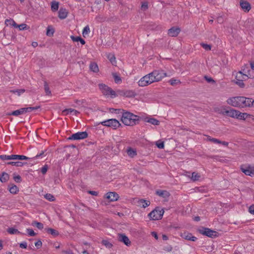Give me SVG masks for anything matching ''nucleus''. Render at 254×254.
Returning a JSON list of instances; mask_svg holds the SVG:
<instances>
[{"label":"nucleus","instance_id":"nucleus-1","mask_svg":"<svg viewBox=\"0 0 254 254\" xmlns=\"http://www.w3.org/2000/svg\"><path fill=\"white\" fill-rule=\"evenodd\" d=\"M139 117L130 112H125L122 115L121 121L126 126H133L138 122Z\"/></svg>","mask_w":254,"mask_h":254},{"label":"nucleus","instance_id":"nucleus-2","mask_svg":"<svg viewBox=\"0 0 254 254\" xmlns=\"http://www.w3.org/2000/svg\"><path fill=\"white\" fill-rule=\"evenodd\" d=\"M149 76L150 80L151 83L158 82L162 80L163 78L167 76V74L162 70H154L152 72L147 74Z\"/></svg>","mask_w":254,"mask_h":254},{"label":"nucleus","instance_id":"nucleus-3","mask_svg":"<svg viewBox=\"0 0 254 254\" xmlns=\"http://www.w3.org/2000/svg\"><path fill=\"white\" fill-rule=\"evenodd\" d=\"M164 212L163 209L157 207L148 214V216L151 220H160L162 219Z\"/></svg>","mask_w":254,"mask_h":254},{"label":"nucleus","instance_id":"nucleus-4","mask_svg":"<svg viewBox=\"0 0 254 254\" xmlns=\"http://www.w3.org/2000/svg\"><path fill=\"white\" fill-rule=\"evenodd\" d=\"M198 231L200 234L208 237H218L220 236L219 233L218 232L212 230L208 228L202 227L201 228L198 229Z\"/></svg>","mask_w":254,"mask_h":254},{"label":"nucleus","instance_id":"nucleus-5","mask_svg":"<svg viewBox=\"0 0 254 254\" xmlns=\"http://www.w3.org/2000/svg\"><path fill=\"white\" fill-rule=\"evenodd\" d=\"M99 87L104 95H110L112 98L117 96L115 91L104 84H99Z\"/></svg>","mask_w":254,"mask_h":254},{"label":"nucleus","instance_id":"nucleus-6","mask_svg":"<svg viewBox=\"0 0 254 254\" xmlns=\"http://www.w3.org/2000/svg\"><path fill=\"white\" fill-rule=\"evenodd\" d=\"M242 100H243L242 96L233 97L228 98L227 103L233 107L241 108Z\"/></svg>","mask_w":254,"mask_h":254},{"label":"nucleus","instance_id":"nucleus-7","mask_svg":"<svg viewBox=\"0 0 254 254\" xmlns=\"http://www.w3.org/2000/svg\"><path fill=\"white\" fill-rule=\"evenodd\" d=\"M99 124L109 127H112L114 129H116L121 126L120 122L116 119H111L100 122Z\"/></svg>","mask_w":254,"mask_h":254},{"label":"nucleus","instance_id":"nucleus-8","mask_svg":"<svg viewBox=\"0 0 254 254\" xmlns=\"http://www.w3.org/2000/svg\"><path fill=\"white\" fill-rule=\"evenodd\" d=\"M88 136V133L86 131L78 132L72 134L68 138L69 140H80L85 139Z\"/></svg>","mask_w":254,"mask_h":254},{"label":"nucleus","instance_id":"nucleus-9","mask_svg":"<svg viewBox=\"0 0 254 254\" xmlns=\"http://www.w3.org/2000/svg\"><path fill=\"white\" fill-rule=\"evenodd\" d=\"M248 72V74H247L243 73L242 71H239L236 75V79L246 80L248 78H254V75L252 74L251 71Z\"/></svg>","mask_w":254,"mask_h":254},{"label":"nucleus","instance_id":"nucleus-10","mask_svg":"<svg viewBox=\"0 0 254 254\" xmlns=\"http://www.w3.org/2000/svg\"><path fill=\"white\" fill-rule=\"evenodd\" d=\"M149 79V76L147 74L144 76L138 81V85L140 87H144L151 84Z\"/></svg>","mask_w":254,"mask_h":254},{"label":"nucleus","instance_id":"nucleus-11","mask_svg":"<svg viewBox=\"0 0 254 254\" xmlns=\"http://www.w3.org/2000/svg\"><path fill=\"white\" fill-rule=\"evenodd\" d=\"M117 92L119 95L126 97H134L136 95L133 90H119Z\"/></svg>","mask_w":254,"mask_h":254},{"label":"nucleus","instance_id":"nucleus-12","mask_svg":"<svg viewBox=\"0 0 254 254\" xmlns=\"http://www.w3.org/2000/svg\"><path fill=\"white\" fill-rule=\"evenodd\" d=\"M106 197L111 201H114L118 200L119 195L116 192H109L106 194Z\"/></svg>","mask_w":254,"mask_h":254},{"label":"nucleus","instance_id":"nucleus-13","mask_svg":"<svg viewBox=\"0 0 254 254\" xmlns=\"http://www.w3.org/2000/svg\"><path fill=\"white\" fill-rule=\"evenodd\" d=\"M243 100H242L241 108L252 107L251 98L242 96Z\"/></svg>","mask_w":254,"mask_h":254},{"label":"nucleus","instance_id":"nucleus-14","mask_svg":"<svg viewBox=\"0 0 254 254\" xmlns=\"http://www.w3.org/2000/svg\"><path fill=\"white\" fill-rule=\"evenodd\" d=\"M241 170L246 175L252 176L254 174V167H242Z\"/></svg>","mask_w":254,"mask_h":254},{"label":"nucleus","instance_id":"nucleus-15","mask_svg":"<svg viewBox=\"0 0 254 254\" xmlns=\"http://www.w3.org/2000/svg\"><path fill=\"white\" fill-rule=\"evenodd\" d=\"M181 29L179 28L172 27L168 30V34L172 37H176L180 33Z\"/></svg>","mask_w":254,"mask_h":254},{"label":"nucleus","instance_id":"nucleus-16","mask_svg":"<svg viewBox=\"0 0 254 254\" xmlns=\"http://www.w3.org/2000/svg\"><path fill=\"white\" fill-rule=\"evenodd\" d=\"M226 116L228 117L236 118L237 117V114L238 113V111L234 109H230L229 110H227L226 112H225Z\"/></svg>","mask_w":254,"mask_h":254},{"label":"nucleus","instance_id":"nucleus-17","mask_svg":"<svg viewBox=\"0 0 254 254\" xmlns=\"http://www.w3.org/2000/svg\"><path fill=\"white\" fill-rule=\"evenodd\" d=\"M241 8L245 11H249L251 8L249 2L247 1L241 0L240 2Z\"/></svg>","mask_w":254,"mask_h":254},{"label":"nucleus","instance_id":"nucleus-18","mask_svg":"<svg viewBox=\"0 0 254 254\" xmlns=\"http://www.w3.org/2000/svg\"><path fill=\"white\" fill-rule=\"evenodd\" d=\"M58 13V16L61 19H64L67 16L68 11L64 8L61 7Z\"/></svg>","mask_w":254,"mask_h":254},{"label":"nucleus","instance_id":"nucleus-19","mask_svg":"<svg viewBox=\"0 0 254 254\" xmlns=\"http://www.w3.org/2000/svg\"><path fill=\"white\" fill-rule=\"evenodd\" d=\"M214 111L215 112L222 114L223 115H226L225 112L227 111L226 109V107L224 106L222 107H217L214 108Z\"/></svg>","mask_w":254,"mask_h":254},{"label":"nucleus","instance_id":"nucleus-20","mask_svg":"<svg viewBox=\"0 0 254 254\" xmlns=\"http://www.w3.org/2000/svg\"><path fill=\"white\" fill-rule=\"evenodd\" d=\"M156 194L163 198H167L170 196V193L169 192L166 190H156Z\"/></svg>","mask_w":254,"mask_h":254},{"label":"nucleus","instance_id":"nucleus-21","mask_svg":"<svg viewBox=\"0 0 254 254\" xmlns=\"http://www.w3.org/2000/svg\"><path fill=\"white\" fill-rule=\"evenodd\" d=\"M45 230L48 234H51L53 237H56L59 235V232L55 229L52 228H47L45 229Z\"/></svg>","mask_w":254,"mask_h":254},{"label":"nucleus","instance_id":"nucleus-22","mask_svg":"<svg viewBox=\"0 0 254 254\" xmlns=\"http://www.w3.org/2000/svg\"><path fill=\"white\" fill-rule=\"evenodd\" d=\"M250 116V115L249 114L246 113H241L238 111L236 119L245 120L248 116Z\"/></svg>","mask_w":254,"mask_h":254},{"label":"nucleus","instance_id":"nucleus-23","mask_svg":"<svg viewBox=\"0 0 254 254\" xmlns=\"http://www.w3.org/2000/svg\"><path fill=\"white\" fill-rule=\"evenodd\" d=\"M24 113H25V112H24V108H21V109H20L19 110H17L13 111L12 112H11L9 115H12V116H17L18 115H22V114H23Z\"/></svg>","mask_w":254,"mask_h":254},{"label":"nucleus","instance_id":"nucleus-24","mask_svg":"<svg viewBox=\"0 0 254 254\" xmlns=\"http://www.w3.org/2000/svg\"><path fill=\"white\" fill-rule=\"evenodd\" d=\"M9 178V175L5 172H3L0 177V181L2 183H5L8 180Z\"/></svg>","mask_w":254,"mask_h":254},{"label":"nucleus","instance_id":"nucleus-25","mask_svg":"<svg viewBox=\"0 0 254 254\" xmlns=\"http://www.w3.org/2000/svg\"><path fill=\"white\" fill-rule=\"evenodd\" d=\"M13 160H29L31 158L24 155H13Z\"/></svg>","mask_w":254,"mask_h":254},{"label":"nucleus","instance_id":"nucleus-26","mask_svg":"<svg viewBox=\"0 0 254 254\" xmlns=\"http://www.w3.org/2000/svg\"><path fill=\"white\" fill-rule=\"evenodd\" d=\"M54 32H55V30H54V29L52 27V26L51 25L48 26L47 28V32H46L47 36H49V37L53 36Z\"/></svg>","mask_w":254,"mask_h":254},{"label":"nucleus","instance_id":"nucleus-27","mask_svg":"<svg viewBox=\"0 0 254 254\" xmlns=\"http://www.w3.org/2000/svg\"><path fill=\"white\" fill-rule=\"evenodd\" d=\"M138 203L140 205H142V207L143 208H146V207L149 206L150 204V202L148 200H145L144 199H141L138 201Z\"/></svg>","mask_w":254,"mask_h":254},{"label":"nucleus","instance_id":"nucleus-28","mask_svg":"<svg viewBox=\"0 0 254 254\" xmlns=\"http://www.w3.org/2000/svg\"><path fill=\"white\" fill-rule=\"evenodd\" d=\"M5 24L6 26H12L14 27L17 26V24L16 23V22L12 19H6L5 21Z\"/></svg>","mask_w":254,"mask_h":254},{"label":"nucleus","instance_id":"nucleus-29","mask_svg":"<svg viewBox=\"0 0 254 254\" xmlns=\"http://www.w3.org/2000/svg\"><path fill=\"white\" fill-rule=\"evenodd\" d=\"M24 163L20 161H11L7 163V165L15 166L16 167H22L24 165Z\"/></svg>","mask_w":254,"mask_h":254},{"label":"nucleus","instance_id":"nucleus-30","mask_svg":"<svg viewBox=\"0 0 254 254\" xmlns=\"http://www.w3.org/2000/svg\"><path fill=\"white\" fill-rule=\"evenodd\" d=\"M90 69L94 72H97L99 71L98 65L95 63H91L90 64Z\"/></svg>","mask_w":254,"mask_h":254},{"label":"nucleus","instance_id":"nucleus-31","mask_svg":"<svg viewBox=\"0 0 254 254\" xmlns=\"http://www.w3.org/2000/svg\"><path fill=\"white\" fill-rule=\"evenodd\" d=\"M31 225L34 227H37V228H38L40 230H42L44 228V225L42 223L38 222H37L35 221H33L32 222Z\"/></svg>","mask_w":254,"mask_h":254},{"label":"nucleus","instance_id":"nucleus-32","mask_svg":"<svg viewBox=\"0 0 254 254\" xmlns=\"http://www.w3.org/2000/svg\"><path fill=\"white\" fill-rule=\"evenodd\" d=\"M127 153L129 156L132 158L136 156L137 154L136 151L131 148H129L127 149Z\"/></svg>","mask_w":254,"mask_h":254},{"label":"nucleus","instance_id":"nucleus-33","mask_svg":"<svg viewBox=\"0 0 254 254\" xmlns=\"http://www.w3.org/2000/svg\"><path fill=\"white\" fill-rule=\"evenodd\" d=\"M71 38L72 39V40L73 41H75V42L80 41V42L81 43V44L82 45H84L85 43V41L80 37H74V36H71Z\"/></svg>","mask_w":254,"mask_h":254},{"label":"nucleus","instance_id":"nucleus-34","mask_svg":"<svg viewBox=\"0 0 254 254\" xmlns=\"http://www.w3.org/2000/svg\"><path fill=\"white\" fill-rule=\"evenodd\" d=\"M147 122L153 125H159L160 122L154 118H150L147 120Z\"/></svg>","mask_w":254,"mask_h":254},{"label":"nucleus","instance_id":"nucleus-35","mask_svg":"<svg viewBox=\"0 0 254 254\" xmlns=\"http://www.w3.org/2000/svg\"><path fill=\"white\" fill-rule=\"evenodd\" d=\"M9 190L10 192V193L13 194H16L19 191V189L16 186L13 185L11 187H10Z\"/></svg>","mask_w":254,"mask_h":254},{"label":"nucleus","instance_id":"nucleus-36","mask_svg":"<svg viewBox=\"0 0 254 254\" xmlns=\"http://www.w3.org/2000/svg\"><path fill=\"white\" fill-rule=\"evenodd\" d=\"M51 8L54 11L58 10L59 8V2L55 1H53L51 4Z\"/></svg>","mask_w":254,"mask_h":254},{"label":"nucleus","instance_id":"nucleus-37","mask_svg":"<svg viewBox=\"0 0 254 254\" xmlns=\"http://www.w3.org/2000/svg\"><path fill=\"white\" fill-rule=\"evenodd\" d=\"M90 32V28L88 25L86 26L82 31V35L84 37L87 36Z\"/></svg>","mask_w":254,"mask_h":254},{"label":"nucleus","instance_id":"nucleus-38","mask_svg":"<svg viewBox=\"0 0 254 254\" xmlns=\"http://www.w3.org/2000/svg\"><path fill=\"white\" fill-rule=\"evenodd\" d=\"M113 76L115 80V83L119 84L122 81L121 77L117 75L116 73H113Z\"/></svg>","mask_w":254,"mask_h":254},{"label":"nucleus","instance_id":"nucleus-39","mask_svg":"<svg viewBox=\"0 0 254 254\" xmlns=\"http://www.w3.org/2000/svg\"><path fill=\"white\" fill-rule=\"evenodd\" d=\"M0 158L2 160H13V155H0Z\"/></svg>","mask_w":254,"mask_h":254},{"label":"nucleus","instance_id":"nucleus-40","mask_svg":"<svg viewBox=\"0 0 254 254\" xmlns=\"http://www.w3.org/2000/svg\"><path fill=\"white\" fill-rule=\"evenodd\" d=\"M24 110L25 113L27 112H31L33 110H37L40 108V106H36L33 107H26L23 108Z\"/></svg>","mask_w":254,"mask_h":254},{"label":"nucleus","instance_id":"nucleus-41","mask_svg":"<svg viewBox=\"0 0 254 254\" xmlns=\"http://www.w3.org/2000/svg\"><path fill=\"white\" fill-rule=\"evenodd\" d=\"M169 82L170 83V84L171 85H173V86H174V85H176L177 84L181 83V81L179 80L175 79H174V78L171 79L169 81Z\"/></svg>","mask_w":254,"mask_h":254},{"label":"nucleus","instance_id":"nucleus-42","mask_svg":"<svg viewBox=\"0 0 254 254\" xmlns=\"http://www.w3.org/2000/svg\"><path fill=\"white\" fill-rule=\"evenodd\" d=\"M26 233L30 237H34L36 235V233L32 229H27Z\"/></svg>","mask_w":254,"mask_h":254},{"label":"nucleus","instance_id":"nucleus-43","mask_svg":"<svg viewBox=\"0 0 254 254\" xmlns=\"http://www.w3.org/2000/svg\"><path fill=\"white\" fill-rule=\"evenodd\" d=\"M243 73L248 74V71H251L249 68V65L248 64H245L242 66L241 70Z\"/></svg>","mask_w":254,"mask_h":254},{"label":"nucleus","instance_id":"nucleus-44","mask_svg":"<svg viewBox=\"0 0 254 254\" xmlns=\"http://www.w3.org/2000/svg\"><path fill=\"white\" fill-rule=\"evenodd\" d=\"M200 178V176L195 172H193L191 174V180L193 181H197Z\"/></svg>","mask_w":254,"mask_h":254},{"label":"nucleus","instance_id":"nucleus-45","mask_svg":"<svg viewBox=\"0 0 254 254\" xmlns=\"http://www.w3.org/2000/svg\"><path fill=\"white\" fill-rule=\"evenodd\" d=\"M7 232L11 234H15L17 233H19V232L17 229H16L14 228H9L7 229Z\"/></svg>","mask_w":254,"mask_h":254},{"label":"nucleus","instance_id":"nucleus-46","mask_svg":"<svg viewBox=\"0 0 254 254\" xmlns=\"http://www.w3.org/2000/svg\"><path fill=\"white\" fill-rule=\"evenodd\" d=\"M44 89H45V91L47 95H49L51 94V91L50 90L48 84L46 81L44 82Z\"/></svg>","mask_w":254,"mask_h":254},{"label":"nucleus","instance_id":"nucleus-47","mask_svg":"<svg viewBox=\"0 0 254 254\" xmlns=\"http://www.w3.org/2000/svg\"><path fill=\"white\" fill-rule=\"evenodd\" d=\"M204 78L208 83H211L212 84H215V83H216L215 81L211 77H209L207 75H205L204 76Z\"/></svg>","mask_w":254,"mask_h":254},{"label":"nucleus","instance_id":"nucleus-48","mask_svg":"<svg viewBox=\"0 0 254 254\" xmlns=\"http://www.w3.org/2000/svg\"><path fill=\"white\" fill-rule=\"evenodd\" d=\"M103 245H105L106 247L110 248L112 246V244L108 242V240L103 239L102 242Z\"/></svg>","mask_w":254,"mask_h":254},{"label":"nucleus","instance_id":"nucleus-49","mask_svg":"<svg viewBox=\"0 0 254 254\" xmlns=\"http://www.w3.org/2000/svg\"><path fill=\"white\" fill-rule=\"evenodd\" d=\"M200 45L206 51H210L211 50V46L210 45L202 43L200 44Z\"/></svg>","mask_w":254,"mask_h":254},{"label":"nucleus","instance_id":"nucleus-50","mask_svg":"<svg viewBox=\"0 0 254 254\" xmlns=\"http://www.w3.org/2000/svg\"><path fill=\"white\" fill-rule=\"evenodd\" d=\"M74 111L73 109H64L62 111V114L63 115H67L68 113H71Z\"/></svg>","mask_w":254,"mask_h":254},{"label":"nucleus","instance_id":"nucleus-51","mask_svg":"<svg viewBox=\"0 0 254 254\" xmlns=\"http://www.w3.org/2000/svg\"><path fill=\"white\" fill-rule=\"evenodd\" d=\"M45 197L48 200L50 201H53L54 200L55 198L54 196L51 194H46L45 196Z\"/></svg>","mask_w":254,"mask_h":254},{"label":"nucleus","instance_id":"nucleus-52","mask_svg":"<svg viewBox=\"0 0 254 254\" xmlns=\"http://www.w3.org/2000/svg\"><path fill=\"white\" fill-rule=\"evenodd\" d=\"M148 8V2L147 1L142 2L141 8L142 10L145 11Z\"/></svg>","mask_w":254,"mask_h":254},{"label":"nucleus","instance_id":"nucleus-53","mask_svg":"<svg viewBox=\"0 0 254 254\" xmlns=\"http://www.w3.org/2000/svg\"><path fill=\"white\" fill-rule=\"evenodd\" d=\"M244 80H237L235 82V83L239 85L241 88H244L245 87V84L243 82Z\"/></svg>","mask_w":254,"mask_h":254},{"label":"nucleus","instance_id":"nucleus-54","mask_svg":"<svg viewBox=\"0 0 254 254\" xmlns=\"http://www.w3.org/2000/svg\"><path fill=\"white\" fill-rule=\"evenodd\" d=\"M120 241L123 242L127 246L130 245L131 242L130 239H120Z\"/></svg>","mask_w":254,"mask_h":254},{"label":"nucleus","instance_id":"nucleus-55","mask_svg":"<svg viewBox=\"0 0 254 254\" xmlns=\"http://www.w3.org/2000/svg\"><path fill=\"white\" fill-rule=\"evenodd\" d=\"M27 25L25 24H21L20 25H18L17 26H15L16 28H19V30H24L26 29Z\"/></svg>","mask_w":254,"mask_h":254},{"label":"nucleus","instance_id":"nucleus-56","mask_svg":"<svg viewBox=\"0 0 254 254\" xmlns=\"http://www.w3.org/2000/svg\"><path fill=\"white\" fill-rule=\"evenodd\" d=\"M13 179L16 183H20L22 181L21 178L19 175L14 176Z\"/></svg>","mask_w":254,"mask_h":254},{"label":"nucleus","instance_id":"nucleus-57","mask_svg":"<svg viewBox=\"0 0 254 254\" xmlns=\"http://www.w3.org/2000/svg\"><path fill=\"white\" fill-rule=\"evenodd\" d=\"M48 169V166L47 165H45L42 168H41V172L43 174H45L46 172H47Z\"/></svg>","mask_w":254,"mask_h":254},{"label":"nucleus","instance_id":"nucleus-58","mask_svg":"<svg viewBox=\"0 0 254 254\" xmlns=\"http://www.w3.org/2000/svg\"><path fill=\"white\" fill-rule=\"evenodd\" d=\"M156 146L160 149H163L164 147V144L163 142H157L156 143Z\"/></svg>","mask_w":254,"mask_h":254},{"label":"nucleus","instance_id":"nucleus-59","mask_svg":"<svg viewBox=\"0 0 254 254\" xmlns=\"http://www.w3.org/2000/svg\"><path fill=\"white\" fill-rule=\"evenodd\" d=\"M24 91H25V90H24V89H20V90L11 91V92H12L13 93H17V94L18 95H20L21 93H24Z\"/></svg>","mask_w":254,"mask_h":254},{"label":"nucleus","instance_id":"nucleus-60","mask_svg":"<svg viewBox=\"0 0 254 254\" xmlns=\"http://www.w3.org/2000/svg\"><path fill=\"white\" fill-rule=\"evenodd\" d=\"M249 211L250 213L254 215V205H252L249 207Z\"/></svg>","mask_w":254,"mask_h":254},{"label":"nucleus","instance_id":"nucleus-61","mask_svg":"<svg viewBox=\"0 0 254 254\" xmlns=\"http://www.w3.org/2000/svg\"><path fill=\"white\" fill-rule=\"evenodd\" d=\"M35 246L37 247V249L40 248L42 246V242L41 241L39 240L37 242L35 243Z\"/></svg>","mask_w":254,"mask_h":254},{"label":"nucleus","instance_id":"nucleus-62","mask_svg":"<svg viewBox=\"0 0 254 254\" xmlns=\"http://www.w3.org/2000/svg\"><path fill=\"white\" fill-rule=\"evenodd\" d=\"M62 253L65 254H74L70 250H68L66 251H63Z\"/></svg>","mask_w":254,"mask_h":254},{"label":"nucleus","instance_id":"nucleus-63","mask_svg":"<svg viewBox=\"0 0 254 254\" xmlns=\"http://www.w3.org/2000/svg\"><path fill=\"white\" fill-rule=\"evenodd\" d=\"M211 142H213L214 143H220V140L218 139L213 138L212 139H211Z\"/></svg>","mask_w":254,"mask_h":254},{"label":"nucleus","instance_id":"nucleus-64","mask_svg":"<svg viewBox=\"0 0 254 254\" xmlns=\"http://www.w3.org/2000/svg\"><path fill=\"white\" fill-rule=\"evenodd\" d=\"M88 193L91 195L97 196L98 194L97 191H93V190H89L88 191Z\"/></svg>","mask_w":254,"mask_h":254}]
</instances>
